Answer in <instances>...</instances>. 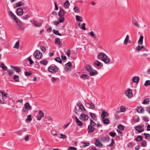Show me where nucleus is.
<instances>
[{
    "mask_svg": "<svg viewBox=\"0 0 150 150\" xmlns=\"http://www.w3.org/2000/svg\"><path fill=\"white\" fill-rule=\"evenodd\" d=\"M133 121L135 122H137L139 121L140 119L139 117H137L133 118Z\"/></svg>",
    "mask_w": 150,
    "mask_h": 150,
    "instance_id": "37998d69",
    "label": "nucleus"
},
{
    "mask_svg": "<svg viewBox=\"0 0 150 150\" xmlns=\"http://www.w3.org/2000/svg\"><path fill=\"white\" fill-rule=\"evenodd\" d=\"M67 12L62 8H60L59 11L58 13V15L59 17H64V15Z\"/></svg>",
    "mask_w": 150,
    "mask_h": 150,
    "instance_id": "6e6552de",
    "label": "nucleus"
},
{
    "mask_svg": "<svg viewBox=\"0 0 150 150\" xmlns=\"http://www.w3.org/2000/svg\"><path fill=\"white\" fill-rule=\"evenodd\" d=\"M13 79L16 82L19 81V76L18 75H15L13 77Z\"/></svg>",
    "mask_w": 150,
    "mask_h": 150,
    "instance_id": "4c0bfd02",
    "label": "nucleus"
},
{
    "mask_svg": "<svg viewBox=\"0 0 150 150\" xmlns=\"http://www.w3.org/2000/svg\"><path fill=\"white\" fill-rule=\"evenodd\" d=\"M74 111L77 114H78L80 112V110L78 109L76 106L75 107Z\"/></svg>",
    "mask_w": 150,
    "mask_h": 150,
    "instance_id": "ea45409f",
    "label": "nucleus"
},
{
    "mask_svg": "<svg viewBox=\"0 0 150 150\" xmlns=\"http://www.w3.org/2000/svg\"><path fill=\"white\" fill-rule=\"evenodd\" d=\"M74 12L77 13H79L80 11L79 8L77 6H75L74 7Z\"/></svg>",
    "mask_w": 150,
    "mask_h": 150,
    "instance_id": "49530a36",
    "label": "nucleus"
},
{
    "mask_svg": "<svg viewBox=\"0 0 150 150\" xmlns=\"http://www.w3.org/2000/svg\"><path fill=\"white\" fill-rule=\"evenodd\" d=\"M8 14L9 16H10L12 17H13L14 18V16H16L14 15L12 12L11 11H10L8 12Z\"/></svg>",
    "mask_w": 150,
    "mask_h": 150,
    "instance_id": "603ef678",
    "label": "nucleus"
},
{
    "mask_svg": "<svg viewBox=\"0 0 150 150\" xmlns=\"http://www.w3.org/2000/svg\"><path fill=\"white\" fill-rule=\"evenodd\" d=\"M90 115L92 119L94 120H96V116L95 114L92 112H89Z\"/></svg>",
    "mask_w": 150,
    "mask_h": 150,
    "instance_id": "2f4dec72",
    "label": "nucleus"
},
{
    "mask_svg": "<svg viewBox=\"0 0 150 150\" xmlns=\"http://www.w3.org/2000/svg\"><path fill=\"white\" fill-rule=\"evenodd\" d=\"M32 120L31 115H29L27 116V119L25 121L26 122L27 121H31Z\"/></svg>",
    "mask_w": 150,
    "mask_h": 150,
    "instance_id": "bf43d9fd",
    "label": "nucleus"
},
{
    "mask_svg": "<svg viewBox=\"0 0 150 150\" xmlns=\"http://www.w3.org/2000/svg\"><path fill=\"white\" fill-rule=\"evenodd\" d=\"M144 38L143 36H141L138 41V43L139 45H142L143 43V41Z\"/></svg>",
    "mask_w": 150,
    "mask_h": 150,
    "instance_id": "bb28decb",
    "label": "nucleus"
},
{
    "mask_svg": "<svg viewBox=\"0 0 150 150\" xmlns=\"http://www.w3.org/2000/svg\"><path fill=\"white\" fill-rule=\"evenodd\" d=\"M80 77L83 79H88L89 76L86 74H84L81 75Z\"/></svg>",
    "mask_w": 150,
    "mask_h": 150,
    "instance_id": "cd10ccee",
    "label": "nucleus"
},
{
    "mask_svg": "<svg viewBox=\"0 0 150 150\" xmlns=\"http://www.w3.org/2000/svg\"><path fill=\"white\" fill-rule=\"evenodd\" d=\"M76 20L78 21L82 22L83 20L81 17L79 15H76Z\"/></svg>",
    "mask_w": 150,
    "mask_h": 150,
    "instance_id": "7c9ffc66",
    "label": "nucleus"
},
{
    "mask_svg": "<svg viewBox=\"0 0 150 150\" xmlns=\"http://www.w3.org/2000/svg\"><path fill=\"white\" fill-rule=\"evenodd\" d=\"M34 25L37 27H40L42 25V23H38L36 22H35L33 23Z\"/></svg>",
    "mask_w": 150,
    "mask_h": 150,
    "instance_id": "09e8293b",
    "label": "nucleus"
},
{
    "mask_svg": "<svg viewBox=\"0 0 150 150\" xmlns=\"http://www.w3.org/2000/svg\"><path fill=\"white\" fill-rule=\"evenodd\" d=\"M118 127V128L121 131H122L124 129V126L121 125H119Z\"/></svg>",
    "mask_w": 150,
    "mask_h": 150,
    "instance_id": "e2e57ef3",
    "label": "nucleus"
},
{
    "mask_svg": "<svg viewBox=\"0 0 150 150\" xmlns=\"http://www.w3.org/2000/svg\"><path fill=\"white\" fill-rule=\"evenodd\" d=\"M90 125H91L92 126H96V124L92 120H90Z\"/></svg>",
    "mask_w": 150,
    "mask_h": 150,
    "instance_id": "a19ab883",
    "label": "nucleus"
},
{
    "mask_svg": "<svg viewBox=\"0 0 150 150\" xmlns=\"http://www.w3.org/2000/svg\"><path fill=\"white\" fill-rule=\"evenodd\" d=\"M150 85V81L148 80L146 81L144 83V85L145 86H147Z\"/></svg>",
    "mask_w": 150,
    "mask_h": 150,
    "instance_id": "4d7b16f0",
    "label": "nucleus"
},
{
    "mask_svg": "<svg viewBox=\"0 0 150 150\" xmlns=\"http://www.w3.org/2000/svg\"><path fill=\"white\" fill-rule=\"evenodd\" d=\"M55 44H58L60 46L62 45V43L60 41V39L59 38H57L55 39Z\"/></svg>",
    "mask_w": 150,
    "mask_h": 150,
    "instance_id": "412c9836",
    "label": "nucleus"
},
{
    "mask_svg": "<svg viewBox=\"0 0 150 150\" xmlns=\"http://www.w3.org/2000/svg\"><path fill=\"white\" fill-rule=\"evenodd\" d=\"M109 115L108 113L105 111L102 112L101 117L102 118H105V117L108 116Z\"/></svg>",
    "mask_w": 150,
    "mask_h": 150,
    "instance_id": "393cba45",
    "label": "nucleus"
},
{
    "mask_svg": "<svg viewBox=\"0 0 150 150\" xmlns=\"http://www.w3.org/2000/svg\"><path fill=\"white\" fill-rule=\"evenodd\" d=\"M76 105L79 107V110L82 111H85L86 110L85 108L81 103H77Z\"/></svg>",
    "mask_w": 150,
    "mask_h": 150,
    "instance_id": "9d476101",
    "label": "nucleus"
},
{
    "mask_svg": "<svg viewBox=\"0 0 150 150\" xmlns=\"http://www.w3.org/2000/svg\"><path fill=\"white\" fill-rule=\"evenodd\" d=\"M115 142L114 141L113 139H111V143L110 144H109L108 145L107 147H109L110 148H112Z\"/></svg>",
    "mask_w": 150,
    "mask_h": 150,
    "instance_id": "58836bf2",
    "label": "nucleus"
},
{
    "mask_svg": "<svg viewBox=\"0 0 150 150\" xmlns=\"http://www.w3.org/2000/svg\"><path fill=\"white\" fill-rule=\"evenodd\" d=\"M88 35L91 36L94 39V40L96 41L98 40V38L97 37L96 35L94 34V32L93 31H91L88 33Z\"/></svg>",
    "mask_w": 150,
    "mask_h": 150,
    "instance_id": "9b49d317",
    "label": "nucleus"
},
{
    "mask_svg": "<svg viewBox=\"0 0 150 150\" xmlns=\"http://www.w3.org/2000/svg\"><path fill=\"white\" fill-rule=\"evenodd\" d=\"M102 120L103 123L105 124L108 125L110 123V121L108 118H102Z\"/></svg>",
    "mask_w": 150,
    "mask_h": 150,
    "instance_id": "5701e85b",
    "label": "nucleus"
},
{
    "mask_svg": "<svg viewBox=\"0 0 150 150\" xmlns=\"http://www.w3.org/2000/svg\"><path fill=\"white\" fill-rule=\"evenodd\" d=\"M7 71L8 73V76H9L14 73V71L12 70H8Z\"/></svg>",
    "mask_w": 150,
    "mask_h": 150,
    "instance_id": "de8ad7c7",
    "label": "nucleus"
},
{
    "mask_svg": "<svg viewBox=\"0 0 150 150\" xmlns=\"http://www.w3.org/2000/svg\"><path fill=\"white\" fill-rule=\"evenodd\" d=\"M81 143L84 144V145H83L84 147L89 146L90 145V144L89 142H81Z\"/></svg>",
    "mask_w": 150,
    "mask_h": 150,
    "instance_id": "052dcab7",
    "label": "nucleus"
},
{
    "mask_svg": "<svg viewBox=\"0 0 150 150\" xmlns=\"http://www.w3.org/2000/svg\"><path fill=\"white\" fill-rule=\"evenodd\" d=\"M144 135H145L146 139H150V134H149L144 133Z\"/></svg>",
    "mask_w": 150,
    "mask_h": 150,
    "instance_id": "8fccbe9b",
    "label": "nucleus"
},
{
    "mask_svg": "<svg viewBox=\"0 0 150 150\" xmlns=\"http://www.w3.org/2000/svg\"><path fill=\"white\" fill-rule=\"evenodd\" d=\"M52 134L54 136H55V135L57 136V137H59L61 139H66L67 138V136L66 135H64L62 133L59 134L58 135H57L56 133L54 134H53L52 133Z\"/></svg>",
    "mask_w": 150,
    "mask_h": 150,
    "instance_id": "ddd939ff",
    "label": "nucleus"
},
{
    "mask_svg": "<svg viewBox=\"0 0 150 150\" xmlns=\"http://www.w3.org/2000/svg\"><path fill=\"white\" fill-rule=\"evenodd\" d=\"M53 33L56 35H58L59 36H61L62 34L59 33V31L58 30H55L54 29L53 30Z\"/></svg>",
    "mask_w": 150,
    "mask_h": 150,
    "instance_id": "c03bdc74",
    "label": "nucleus"
},
{
    "mask_svg": "<svg viewBox=\"0 0 150 150\" xmlns=\"http://www.w3.org/2000/svg\"><path fill=\"white\" fill-rule=\"evenodd\" d=\"M44 116V113L41 110H40L39 111V116L38 118V120H40L42 119V117H43Z\"/></svg>",
    "mask_w": 150,
    "mask_h": 150,
    "instance_id": "dca6fc26",
    "label": "nucleus"
},
{
    "mask_svg": "<svg viewBox=\"0 0 150 150\" xmlns=\"http://www.w3.org/2000/svg\"><path fill=\"white\" fill-rule=\"evenodd\" d=\"M14 20L16 21V23L18 25H19L20 23V20L18 19L16 16H14Z\"/></svg>",
    "mask_w": 150,
    "mask_h": 150,
    "instance_id": "79ce46f5",
    "label": "nucleus"
},
{
    "mask_svg": "<svg viewBox=\"0 0 150 150\" xmlns=\"http://www.w3.org/2000/svg\"><path fill=\"white\" fill-rule=\"evenodd\" d=\"M60 18H59V23H61L63 22L64 20V17H60Z\"/></svg>",
    "mask_w": 150,
    "mask_h": 150,
    "instance_id": "6e6d98bb",
    "label": "nucleus"
},
{
    "mask_svg": "<svg viewBox=\"0 0 150 150\" xmlns=\"http://www.w3.org/2000/svg\"><path fill=\"white\" fill-rule=\"evenodd\" d=\"M40 64H43L44 65H46L48 64V61L45 60H43L40 61Z\"/></svg>",
    "mask_w": 150,
    "mask_h": 150,
    "instance_id": "c9c22d12",
    "label": "nucleus"
},
{
    "mask_svg": "<svg viewBox=\"0 0 150 150\" xmlns=\"http://www.w3.org/2000/svg\"><path fill=\"white\" fill-rule=\"evenodd\" d=\"M141 145L143 147H146L147 144V142L146 141L143 140L141 142Z\"/></svg>",
    "mask_w": 150,
    "mask_h": 150,
    "instance_id": "c756f323",
    "label": "nucleus"
},
{
    "mask_svg": "<svg viewBox=\"0 0 150 150\" xmlns=\"http://www.w3.org/2000/svg\"><path fill=\"white\" fill-rule=\"evenodd\" d=\"M77 148L75 147L70 146L68 148V150H77Z\"/></svg>",
    "mask_w": 150,
    "mask_h": 150,
    "instance_id": "338daca9",
    "label": "nucleus"
},
{
    "mask_svg": "<svg viewBox=\"0 0 150 150\" xmlns=\"http://www.w3.org/2000/svg\"><path fill=\"white\" fill-rule=\"evenodd\" d=\"M17 14L19 16H22L23 14V9L21 8H19L17 9Z\"/></svg>",
    "mask_w": 150,
    "mask_h": 150,
    "instance_id": "4468645a",
    "label": "nucleus"
},
{
    "mask_svg": "<svg viewBox=\"0 0 150 150\" xmlns=\"http://www.w3.org/2000/svg\"><path fill=\"white\" fill-rule=\"evenodd\" d=\"M109 135L111 137H113L115 136L116 134L115 132H110L109 133Z\"/></svg>",
    "mask_w": 150,
    "mask_h": 150,
    "instance_id": "0e129e2a",
    "label": "nucleus"
},
{
    "mask_svg": "<svg viewBox=\"0 0 150 150\" xmlns=\"http://www.w3.org/2000/svg\"><path fill=\"white\" fill-rule=\"evenodd\" d=\"M11 67L13 68L17 72H20L21 71V69L18 67L13 66H11Z\"/></svg>",
    "mask_w": 150,
    "mask_h": 150,
    "instance_id": "4be33fe9",
    "label": "nucleus"
},
{
    "mask_svg": "<svg viewBox=\"0 0 150 150\" xmlns=\"http://www.w3.org/2000/svg\"><path fill=\"white\" fill-rule=\"evenodd\" d=\"M51 81L53 83H55L57 81V79L54 77H52L51 78Z\"/></svg>",
    "mask_w": 150,
    "mask_h": 150,
    "instance_id": "13d9d810",
    "label": "nucleus"
},
{
    "mask_svg": "<svg viewBox=\"0 0 150 150\" xmlns=\"http://www.w3.org/2000/svg\"><path fill=\"white\" fill-rule=\"evenodd\" d=\"M58 68L56 66H53V65L50 66L48 68L49 72L51 73L56 72L58 71Z\"/></svg>",
    "mask_w": 150,
    "mask_h": 150,
    "instance_id": "7ed1b4c3",
    "label": "nucleus"
},
{
    "mask_svg": "<svg viewBox=\"0 0 150 150\" xmlns=\"http://www.w3.org/2000/svg\"><path fill=\"white\" fill-rule=\"evenodd\" d=\"M139 79V77L138 76H134L132 78V81L133 82L136 83H137L138 82Z\"/></svg>",
    "mask_w": 150,
    "mask_h": 150,
    "instance_id": "6ab92c4d",
    "label": "nucleus"
},
{
    "mask_svg": "<svg viewBox=\"0 0 150 150\" xmlns=\"http://www.w3.org/2000/svg\"><path fill=\"white\" fill-rule=\"evenodd\" d=\"M125 95L129 98H132L133 96V94L132 92V90L129 88L126 90L125 92Z\"/></svg>",
    "mask_w": 150,
    "mask_h": 150,
    "instance_id": "39448f33",
    "label": "nucleus"
},
{
    "mask_svg": "<svg viewBox=\"0 0 150 150\" xmlns=\"http://www.w3.org/2000/svg\"><path fill=\"white\" fill-rule=\"evenodd\" d=\"M86 105L87 107L89 108L93 109L95 108L94 104L93 103L91 102H85Z\"/></svg>",
    "mask_w": 150,
    "mask_h": 150,
    "instance_id": "423d86ee",
    "label": "nucleus"
},
{
    "mask_svg": "<svg viewBox=\"0 0 150 150\" xmlns=\"http://www.w3.org/2000/svg\"><path fill=\"white\" fill-rule=\"evenodd\" d=\"M95 145L98 146L100 147L103 146L102 144L100 142L98 139H96V140Z\"/></svg>",
    "mask_w": 150,
    "mask_h": 150,
    "instance_id": "aec40b11",
    "label": "nucleus"
},
{
    "mask_svg": "<svg viewBox=\"0 0 150 150\" xmlns=\"http://www.w3.org/2000/svg\"><path fill=\"white\" fill-rule=\"evenodd\" d=\"M33 55L36 59H40L42 58V53L39 51L37 50L34 53Z\"/></svg>",
    "mask_w": 150,
    "mask_h": 150,
    "instance_id": "20e7f679",
    "label": "nucleus"
},
{
    "mask_svg": "<svg viewBox=\"0 0 150 150\" xmlns=\"http://www.w3.org/2000/svg\"><path fill=\"white\" fill-rule=\"evenodd\" d=\"M98 58L99 59H101L105 63H108L110 61V58L104 53H101L99 54L98 56Z\"/></svg>",
    "mask_w": 150,
    "mask_h": 150,
    "instance_id": "f03ea898",
    "label": "nucleus"
},
{
    "mask_svg": "<svg viewBox=\"0 0 150 150\" xmlns=\"http://www.w3.org/2000/svg\"><path fill=\"white\" fill-rule=\"evenodd\" d=\"M24 106L25 109L27 110H28L31 109L32 108L31 106L28 103H27L25 104Z\"/></svg>",
    "mask_w": 150,
    "mask_h": 150,
    "instance_id": "b1692460",
    "label": "nucleus"
},
{
    "mask_svg": "<svg viewBox=\"0 0 150 150\" xmlns=\"http://www.w3.org/2000/svg\"><path fill=\"white\" fill-rule=\"evenodd\" d=\"M85 68L86 71L89 73V75L91 76L97 75L98 74V72L95 70L93 69L90 65L86 64Z\"/></svg>",
    "mask_w": 150,
    "mask_h": 150,
    "instance_id": "f257e3e1",
    "label": "nucleus"
},
{
    "mask_svg": "<svg viewBox=\"0 0 150 150\" xmlns=\"http://www.w3.org/2000/svg\"><path fill=\"white\" fill-rule=\"evenodd\" d=\"M76 122V124L79 126H81L82 125V122L80 121L77 117H76L75 118Z\"/></svg>",
    "mask_w": 150,
    "mask_h": 150,
    "instance_id": "a211bd4d",
    "label": "nucleus"
},
{
    "mask_svg": "<svg viewBox=\"0 0 150 150\" xmlns=\"http://www.w3.org/2000/svg\"><path fill=\"white\" fill-rule=\"evenodd\" d=\"M143 126L144 125L142 126L138 125L135 127V129L138 132L141 133L144 131L143 127Z\"/></svg>",
    "mask_w": 150,
    "mask_h": 150,
    "instance_id": "0eeeda50",
    "label": "nucleus"
},
{
    "mask_svg": "<svg viewBox=\"0 0 150 150\" xmlns=\"http://www.w3.org/2000/svg\"><path fill=\"white\" fill-rule=\"evenodd\" d=\"M143 137L142 136L138 135L137 136V138L135 139L137 141H139L142 140Z\"/></svg>",
    "mask_w": 150,
    "mask_h": 150,
    "instance_id": "473e14b6",
    "label": "nucleus"
},
{
    "mask_svg": "<svg viewBox=\"0 0 150 150\" xmlns=\"http://www.w3.org/2000/svg\"><path fill=\"white\" fill-rule=\"evenodd\" d=\"M1 67L4 70H7V67L6 66H5L4 64L3 63H1L0 64Z\"/></svg>",
    "mask_w": 150,
    "mask_h": 150,
    "instance_id": "e433bc0d",
    "label": "nucleus"
},
{
    "mask_svg": "<svg viewBox=\"0 0 150 150\" xmlns=\"http://www.w3.org/2000/svg\"><path fill=\"white\" fill-rule=\"evenodd\" d=\"M149 100L148 98H146L144 99L143 102H142V103L143 104H147L149 103Z\"/></svg>",
    "mask_w": 150,
    "mask_h": 150,
    "instance_id": "3c124183",
    "label": "nucleus"
},
{
    "mask_svg": "<svg viewBox=\"0 0 150 150\" xmlns=\"http://www.w3.org/2000/svg\"><path fill=\"white\" fill-rule=\"evenodd\" d=\"M0 93L1 94L2 99L4 100H6L7 98V93L1 91H0Z\"/></svg>",
    "mask_w": 150,
    "mask_h": 150,
    "instance_id": "f3484780",
    "label": "nucleus"
},
{
    "mask_svg": "<svg viewBox=\"0 0 150 150\" xmlns=\"http://www.w3.org/2000/svg\"><path fill=\"white\" fill-rule=\"evenodd\" d=\"M100 139L104 142L105 141L108 142L110 141V139L109 136L106 135L104 137H101Z\"/></svg>",
    "mask_w": 150,
    "mask_h": 150,
    "instance_id": "f8f14e48",
    "label": "nucleus"
},
{
    "mask_svg": "<svg viewBox=\"0 0 150 150\" xmlns=\"http://www.w3.org/2000/svg\"><path fill=\"white\" fill-rule=\"evenodd\" d=\"M137 110L139 113H143L144 112V109L142 107H137Z\"/></svg>",
    "mask_w": 150,
    "mask_h": 150,
    "instance_id": "a878e982",
    "label": "nucleus"
},
{
    "mask_svg": "<svg viewBox=\"0 0 150 150\" xmlns=\"http://www.w3.org/2000/svg\"><path fill=\"white\" fill-rule=\"evenodd\" d=\"M24 5L25 4L23 2H22L21 1H19L16 4V6L17 7L22 5Z\"/></svg>",
    "mask_w": 150,
    "mask_h": 150,
    "instance_id": "f704fd0d",
    "label": "nucleus"
},
{
    "mask_svg": "<svg viewBox=\"0 0 150 150\" xmlns=\"http://www.w3.org/2000/svg\"><path fill=\"white\" fill-rule=\"evenodd\" d=\"M55 60L56 61L59 62V63L61 64L62 63V61L59 57H57Z\"/></svg>",
    "mask_w": 150,
    "mask_h": 150,
    "instance_id": "864d4df0",
    "label": "nucleus"
},
{
    "mask_svg": "<svg viewBox=\"0 0 150 150\" xmlns=\"http://www.w3.org/2000/svg\"><path fill=\"white\" fill-rule=\"evenodd\" d=\"M129 38V36L128 35H126V38L124 41V44L126 45L127 44Z\"/></svg>",
    "mask_w": 150,
    "mask_h": 150,
    "instance_id": "c85d7f7f",
    "label": "nucleus"
},
{
    "mask_svg": "<svg viewBox=\"0 0 150 150\" xmlns=\"http://www.w3.org/2000/svg\"><path fill=\"white\" fill-rule=\"evenodd\" d=\"M42 51L44 52H45L46 51V48L44 46H41L40 47Z\"/></svg>",
    "mask_w": 150,
    "mask_h": 150,
    "instance_id": "774afa93",
    "label": "nucleus"
},
{
    "mask_svg": "<svg viewBox=\"0 0 150 150\" xmlns=\"http://www.w3.org/2000/svg\"><path fill=\"white\" fill-rule=\"evenodd\" d=\"M95 128L91 125H89L88 126V133H91L94 130Z\"/></svg>",
    "mask_w": 150,
    "mask_h": 150,
    "instance_id": "2eb2a0df",
    "label": "nucleus"
},
{
    "mask_svg": "<svg viewBox=\"0 0 150 150\" xmlns=\"http://www.w3.org/2000/svg\"><path fill=\"white\" fill-rule=\"evenodd\" d=\"M94 64L98 67H100L101 65V63L98 60L95 61Z\"/></svg>",
    "mask_w": 150,
    "mask_h": 150,
    "instance_id": "a18cd8bd",
    "label": "nucleus"
},
{
    "mask_svg": "<svg viewBox=\"0 0 150 150\" xmlns=\"http://www.w3.org/2000/svg\"><path fill=\"white\" fill-rule=\"evenodd\" d=\"M19 41L17 42L15 44L14 46L13 47V48H18L19 47Z\"/></svg>",
    "mask_w": 150,
    "mask_h": 150,
    "instance_id": "5fc2aeb1",
    "label": "nucleus"
},
{
    "mask_svg": "<svg viewBox=\"0 0 150 150\" xmlns=\"http://www.w3.org/2000/svg\"><path fill=\"white\" fill-rule=\"evenodd\" d=\"M70 5L69 2L68 1H66L64 3V6L66 8H68Z\"/></svg>",
    "mask_w": 150,
    "mask_h": 150,
    "instance_id": "72a5a7b5",
    "label": "nucleus"
},
{
    "mask_svg": "<svg viewBox=\"0 0 150 150\" xmlns=\"http://www.w3.org/2000/svg\"><path fill=\"white\" fill-rule=\"evenodd\" d=\"M29 17L28 14H26L25 16H23L22 17V18L24 20H26L28 19Z\"/></svg>",
    "mask_w": 150,
    "mask_h": 150,
    "instance_id": "680f3d73",
    "label": "nucleus"
},
{
    "mask_svg": "<svg viewBox=\"0 0 150 150\" xmlns=\"http://www.w3.org/2000/svg\"><path fill=\"white\" fill-rule=\"evenodd\" d=\"M28 60L30 62V64H33L34 63L33 61L31 59V58L30 57H29L28 58Z\"/></svg>",
    "mask_w": 150,
    "mask_h": 150,
    "instance_id": "69168bd1",
    "label": "nucleus"
},
{
    "mask_svg": "<svg viewBox=\"0 0 150 150\" xmlns=\"http://www.w3.org/2000/svg\"><path fill=\"white\" fill-rule=\"evenodd\" d=\"M80 118L83 121H86L88 120V115L84 113H82L80 116Z\"/></svg>",
    "mask_w": 150,
    "mask_h": 150,
    "instance_id": "1a4fd4ad",
    "label": "nucleus"
}]
</instances>
